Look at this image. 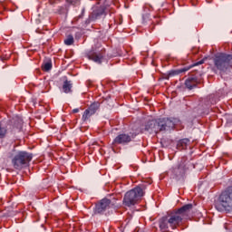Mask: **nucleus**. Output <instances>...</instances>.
Segmentation results:
<instances>
[{
    "label": "nucleus",
    "mask_w": 232,
    "mask_h": 232,
    "mask_svg": "<svg viewBox=\"0 0 232 232\" xmlns=\"http://www.w3.org/2000/svg\"><path fill=\"white\" fill-rule=\"evenodd\" d=\"M64 44H66V46H72V44H73V35L69 34L64 40Z\"/></svg>",
    "instance_id": "nucleus-17"
},
{
    "label": "nucleus",
    "mask_w": 232,
    "mask_h": 232,
    "mask_svg": "<svg viewBox=\"0 0 232 232\" xmlns=\"http://www.w3.org/2000/svg\"><path fill=\"white\" fill-rule=\"evenodd\" d=\"M97 110H99V102H94L91 104L90 107L84 111L82 121H83V122H86V121H90V117H92V115H95Z\"/></svg>",
    "instance_id": "nucleus-8"
},
{
    "label": "nucleus",
    "mask_w": 232,
    "mask_h": 232,
    "mask_svg": "<svg viewBox=\"0 0 232 232\" xmlns=\"http://www.w3.org/2000/svg\"><path fill=\"white\" fill-rule=\"evenodd\" d=\"M214 208L219 213H232V186L225 188L215 199Z\"/></svg>",
    "instance_id": "nucleus-3"
},
{
    "label": "nucleus",
    "mask_w": 232,
    "mask_h": 232,
    "mask_svg": "<svg viewBox=\"0 0 232 232\" xmlns=\"http://www.w3.org/2000/svg\"><path fill=\"white\" fill-rule=\"evenodd\" d=\"M129 142H131V136L128 135V134H120L118 135L112 144H129Z\"/></svg>",
    "instance_id": "nucleus-11"
},
{
    "label": "nucleus",
    "mask_w": 232,
    "mask_h": 232,
    "mask_svg": "<svg viewBox=\"0 0 232 232\" xmlns=\"http://www.w3.org/2000/svg\"><path fill=\"white\" fill-rule=\"evenodd\" d=\"M180 123L179 118H160L149 121L145 124V131L149 133H160V131H171L175 126Z\"/></svg>",
    "instance_id": "nucleus-2"
},
{
    "label": "nucleus",
    "mask_w": 232,
    "mask_h": 232,
    "mask_svg": "<svg viewBox=\"0 0 232 232\" xmlns=\"http://www.w3.org/2000/svg\"><path fill=\"white\" fill-rule=\"evenodd\" d=\"M6 135V128L0 126V139H3Z\"/></svg>",
    "instance_id": "nucleus-19"
},
{
    "label": "nucleus",
    "mask_w": 232,
    "mask_h": 232,
    "mask_svg": "<svg viewBox=\"0 0 232 232\" xmlns=\"http://www.w3.org/2000/svg\"><path fill=\"white\" fill-rule=\"evenodd\" d=\"M32 159H34L32 153L20 150L16 152L12 159L13 168L18 170L23 169V168H27L30 162H32Z\"/></svg>",
    "instance_id": "nucleus-5"
},
{
    "label": "nucleus",
    "mask_w": 232,
    "mask_h": 232,
    "mask_svg": "<svg viewBox=\"0 0 232 232\" xmlns=\"http://www.w3.org/2000/svg\"><path fill=\"white\" fill-rule=\"evenodd\" d=\"M69 5H77L79 4V0H66Z\"/></svg>",
    "instance_id": "nucleus-21"
},
{
    "label": "nucleus",
    "mask_w": 232,
    "mask_h": 232,
    "mask_svg": "<svg viewBox=\"0 0 232 232\" xmlns=\"http://www.w3.org/2000/svg\"><path fill=\"white\" fill-rule=\"evenodd\" d=\"M111 206H113V204H111V200L103 198L96 205L95 213H104L106 209H110Z\"/></svg>",
    "instance_id": "nucleus-9"
},
{
    "label": "nucleus",
    "mask_w": 232,
    "mask_h": 232,
    "mask_svg": "<svg viewBox=\"0 0 232 232\" xmlns=\"http://www.w3.org/2000/svg\"><path fill=\"white\" fill-rule=\"evenodd\" d=\"M188 144H189L188 139H182L178 141L177 148L178 150H186L188 148Z\"/></svg>",
    "instance_id": "nucleus-15"
},
{
    "label": "nucleus",
    "mask_w": 232,
    "mask_h": 232,
    "mask_svg": "<svg viewBox=\"0 0 232 232\" xmlns=\"http://www.w3.org/2000/svg\"><path fill=\"white\" fill-rule=\"evenodd\" d=\"M199 64H204V60H200L199 62L196 63L194 66H199Z\"/></svg>",
    "instance_id": "nucleus-22"
},
{
    "label": "nucleus",
    "mask_w": 232,
    "mask_h": 232,
    "mask_svg": "<svg viewBox=\"0 0 232 232\" xmlns=\"http://www.w3.org/2000/svg\"><path fill=\"white\" fill-rule=\"evenodd\" d=\"M72 86H73L72 81L64 80L63 88H72Z\"/></svg>",
    "instance_id": "nucleus-18"
},
{
    "label": "nucleus",
    "mask_w": 232,
    "mask_h": 232,
    "mask_svg": "<svg viewBox=\"0 0 232 232\" xmlns=\"http://www.w3.org/2000/svg\"><path fill=\"white\" fill-rule=\"evenodd\" d=\"M189 70H191V66L184 67L177 70H170L168 72L167 78L169 79V77H175L176 75H180V73H186V72H189Z\"/></svg>",
    "instance_id": "nucleus-13"
},
{
    "label": "nucleus",
    "mask_w": 232,
    "mask_h": 232,
    "mask_svg": "<svg viewBox=\"0 0 232 232\" xmlns=\"http://www.w3.org/2000/svg\"><path fill=\"white\" fill-rule=\"evenodd\" d=\"M188 169H189V161L187 158H181L179 165L171 169L173 179L180 180L186 175Z\"/></svg>",
    "instance_id": "nucleus-7"
},
{
    "label": "nucleus",
    "mask_w": 232,
    "mask_h": 232,
    "mask_svg": "<svg viewBox=\"0 0 232 232\" xmlns=\"http://www.w3.org/2000/svg\"><path fill=\"white\" fill-rule=\"evenodd\" d=\"M102 15H106V7L97 6L93 9L92 14L90 15V20L97 21V19H101Z\"/></svg>",
    "instance_id": "nucleus-10"
},
{
    "label": "nucleus",
    "mask_w": 232,
    "mask_h": 232,
    "mask_svg": "<svg viewBox=\"0 0 232 232\" xmlns=\"http://www.w3.org/2000/svg\"><path fill=\"white\" fill-rule=\"evenodd\" d=\"M75 38L80 39L81 38V33H76Z\"/></svg>",
    "instance_id": "nucleus-23"
},
{
    "label": "nucleus",
    "mask_w": 232,
    "mask_h": 232,
    "mask_svg": "<svg viewBox=\"0 0 232 232\" xmlns=\"http://www.w3.org/2000/svg\"><path fill=\"white\" fill-rule=\"evenodd\" d=\"M16 128H21V121H19V124L16 126Z\"/></svg>",
    "instance_id": "nucleus-25"
},
{
    "label": "nucleus",
    "mask_w": 232,
    "mask_h": 232,
    "mask_svg": "<svg viewBox=\"0 0 232 232\" xmlns=\"http://www.w3.org/2000/svg\"><path fill=\"white\" fill-rule=\"evenodd\" d=\"M88 59H90V61H93L97 64H102V61H104V54H102V53H90L88 54Z\"/></svg>",
    "instance_id": "nucleus-12"
},
{
    "label": "nucleus",
    "mask_w": 232,
    "mask_h": 232,
    "mask_svg": "<svg viewBox=\"0 0 232 232\" xmlns=\"http://www.w3.org/2000/svg\"><path fill=\"white\" fill-rule=\"evenodd\" d=\"M214 66L220 72L226 73L232 66V54L219 53L214 57Z\"/></svg>",
    "instance_id": "nucleus-6"
},
{
    "label": "nucleus",
    "mask_w": 232,
    "mask_h": 232,
    "mask_svg": "<svg viewBox=\"0 0 232 232\" xmlns=\"http://www.w3.org/2000/svg\"><path fill=\"white\" fill-rule=\"evenodd\" d=\"M72 113H79V109H73Z\"/></svg>",
    "instance_id": "nucleus-24"
},
{
    "label": "nucleus",
    "mask_w": 232,
    "mask_h": 232,
    "mask_svg": "<svg viewBox=\"0 0 232 232\" xmlns=\"http://www.w3.org/2000/svg\"><path fill=\"white\" fill-rule=\"evenodd\" d=\"M61 92L62 93H72V88H63Z\"/></svg>",
    "instance_id": "nucleus-20"
},
{
    "label": "nucleus",
    "mask_w": 232,
    "mask_h": 232,
    "mask_svg": "<svg viewBox=\"0 0 232 232\" xmlns=\"http://www.w3.org/2000/svg\"><path fill=\"white\" fill-rule=\"evenodd\" d=\"M42 68L44 72H50V70H52V59L45 58L42 65Z\"/></svg>",
    "instance_id": "nucleus-16"
},
{
    "label": "nucleus",
    "mask_w": 232,
    "mask_h": 232,
    "mask_svg": "<svg viewBox=\"0 0 232 232\" xmlns=\"http://www.w3.org/2000/svg\"><path fill=\"white\" fill-rule=\"evenodd\" d=\"M144 197V186H138L124 195L123 204L128 208H131V206H135Z\"/></svg>",
    "instance_id": "nucleus-4"
},
{
    "label": "nucleus",
    "mask_w": 232,
    "mask_h": 232,
    "mask_svg": "<svg viewBox=\"0 0 232 232\" xmlns=\"http://www.w3.org/2000/svg\"><path fill=\"white\" fill-rule=\"evenodd\" d=\"M191 209H193V204H187L161 218L159 221L160 229L161 231H169V228L177 229L182 224V220L191 218Z\"/></svg>",
    "instance_id": "nucleus-1"
},
{
    "label": "nucleus",
    "mask_w": 232,
    "mask_h": 232,
    "mask_svg": "<svg viewBox=\"0 0 232 232\" xmlns=\"http://www.w3.org/2000/svg\"><path fill=\"white\" fill-rule=\"evenodd\" d=\"M185 84L187 88H197V84H198V80L195 77H191L186 80Z\"/></svg>",
    "instance_id": "nucleus-14"
}]
</instances>
